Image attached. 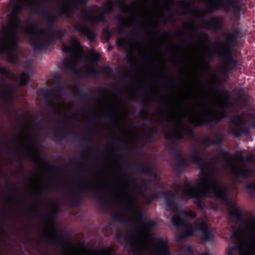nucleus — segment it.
I'll list each match as a JSON object with an SVG mask.
<instances>
[{
	"instance_id": "obj_1",
	"label": "nucleus",
	"mask_w": 255,
	"mask_h": 255,
	"mask_svg": "<svg viewBox=\"0 0 255 255\" xmlns=\"http://www.w3.org/2000/svg\"><path fill=\"white\" fill-rule=\"evenodd\" d=\"M35 0H9L8 8L11 13L6 17V26L3 28V36L0 42V52L9 53L16 48L17 38L15 31L18 26V19L15 14Z\"/></svg>"
},
{
	"instance_id": "obj_2",
	"label": "nucleus",
	"mask_w": 255,
	"mask_h": 255,
	"mask_svg": "<svg viewBox=\"0 0 255 255\" xmlns=\"http://www.w3.org/2000/svg\"><path fill=\"white\" fill-rule=\"evenodd\" d=\"M211 192H213L219 198H223L224 197V188L214 180L211 175L202 172L196 187H187L186 194L191 196L205 195Z\"/></svg>"
},
{
	"instance_id": "obj_3",
	"label": "nucleus",
	"mask_w": 255,
	"mask_h": 255,
	"mask_svg": "<svg viewBox=\"0 0 255 255\" xmlns=\"http://www.w3.org/2000/svg\"><path fill=\"white\" fill-rule=\"evenodd\" d=\"M234 237L239 242L246 240L247 243L244 245L240 243L237 247L229 248L228 255H233L236 252H242L244 250L245 253L242 255H255V224L248 225L244 230L237 231Z\"/></svg>"
},
{
	"instance_id": "obj_4",
	"label": "nucleus",
	"mask_w": 255,
	"mask_h": 255,
	"mask_svg": "<svg viewBox=\"0 0 255 255\" xmlns=\"http://www.w3.org/2000/svg\"><path fill=\"white\" fill-rule=\"evenodd\" d=\"M150 245L153 246V250L158 255H167L168 248L163 241L160 239L155 242H153L148 237H144L140 241L139 246L141 248H145Z\"/></svg>"
},
{
	"instance_id": "obj_5",
	"label": "nucleus",
	"mask_w": 255,
	"mask_h": 255,
	"mask_svg": "<svg viewBox=\"0 0 255 255\" xmlns=\"http://www.w3.org/2000/svg\"><path fill=\"white\" fill-rule=\"evenodd\" d=\"M195 216L194 212L192 211L181 212L174 215L172 223L177 226H186L188 224V219L190 217L193 218Z\"/></svg>"
},
{
	"instance_id": "obj_6",
	"label": "nucleus",
	"mask_w": 255,
	"mask_h": 255,
	"mask_svg": "<svg viewBox=\"0 0 255 255\" xmlns=\"http://www.w3.org/2000/svg\"><path fill=\"white\" fill-rule=\"evenodd\" d=\"M63 50L71 53L74 58H78L81 53V48L75 38H72L70 43L63 47Z\"/></svg>"
},
{
	"instance_id": "obj_7",
	"label": "nucleus",
	"mask_w": 255,
	"mask_h": 255,
	"mask_svg": "<svg viewBox=\"0 0 255 255\" xmlns=\"http://www.w3.org/2000/svg\"><path fill=\"white\" fill-rule=\"evenodd\" d=\"M23 144L27 153L32 159L37 162L40 158V151L38 146L34 143L29 142Z\"/></svg>"
},
{
	"instance_id": "obj_8",
	"label": "nucleus",
	"mask_w": 255,
	"mask_h": 255,
	"mask_svg": "<svg viewBox=\"0 0 255 255\" xmlns=\"http://www.w3.org/2000/svg\"><path fill=\"white\" fill-rule=\"evenodd\" d=\"M117 44L122 47L128 49L130 51H133L134 49V45L132 42L128 41L124 38H120L117 40Z\"/></svg>"
},
{
	"instance_id": "obj_9",
	"label": "nucleus",
	"mask_w": 255,
	"mask_h": 255,
	"mask_svg": "<svg viewBox=\"0 0 255 255\" xmlns=\"http://www.w3.org/2000/svg\"><path fill=\"white\" fill-rule=\"evenodd\" d=\"M227 103V99L226 96L223 94L218 95L214 102L215 106L220 107H223L225 106Z\"/></svg>"
},
{
	"instance_id": "obj_10",
	"label": "nucleus",
	"mask_w": 255,
	"mask_h": 255,
	"mask_svg": "<svg viewBox=\"0 0 255 255\" xmlns=\"http://www.w3.org/2000/svg\"><path fill=\"white\" fill-rule=\"evenodd\" d=\"M27 33L29 35H33L37 38V35L39 33V30L33 26H29L27 28Z\"/></svg>"
},
{
	"instance_id": "obj_11",
	"label": "nucleus",
	"mask_w": 255,
	"mask_h": 255,
	"mask_svg": "<svg viewBox=\"0 0 255 255\" xmlns=\"http://www.w3.org/2000/svg\"><path fill=\"white\" fill-rule=\"evenodd\" d=\"M29 76L27 73H23L20 76V80L21 84L22 85H26L28 81Z\"/></svg>"
},
{
	"instance_id": "obj_12",
	"label": "nucleus",
	"mask_w": 255,
	"mask_h": 255,
	"mask_svg": "<svg viewBox=\"0 0 255 255\" xmlns=\"http://www.w3.org/2000/svg\"><path fill=\"white\" fill-rule=\"evenodd\" d=\"M100 57V54L98 53H93L90 55V59L94 61H97Z\"/></svg>"
},
{
	"instance_id": "obj_13",
	"label": "nucleus",
	"mask_w": 255,
	"mask_h": 255,
	"mask_svg": "<svg viewBox=\"0 0 255 255\" xmlns=\"http://www.w3.org/2000/svg\"><path fill=\"white\" fill-rule=\"evenodd\" d=\"M41 42V39L39 38H38L36 39V41L34 42V43L33 44V45L35 47V48H40L42 47V45H41L40 44Z\"/></svg>"
},
{
	"instance_id": "obj_14",
	"label": "nucleus",
	"mask_w": 255,
	"mask_h": 255,
	"mask_svg": "<svg viewBox=\"0 0 255 255\" xmlns=\"http://www.w3.org/2000/svg\"><path fill=\"white\" fill-rule=\"evenodd\" d=\"M0 73L1 74L5 75L7 76L9 75V72L8 70L6 68L3 67H0Z\"/></svg>"
},
{
	"instance_id": "obj_15",
	"label": "nucleus",
	"mask_w": 255,
	"mask_h": 255,
	"mask_svg": "<svg viewBox=\"0 0 255 255\" xmlns=\"http://www.w3.org/2000/svg\"><path fill=\"white\" fill-rule=\"evenodd\" d=\"M47 230L50 234H53L54 232V227L53 223H50L48 226Z\"/></svg>"
},
{
	"instance_id": "obj_16",
	"label": "nucleus",
	"mask_w": 255,
	"mask_h": 255,
	"mask_svg": "<svg viewBox=\"0 0 255 255\" xmlns=\"http://www.w3.org/2000/svg\"><path fill=\"white\" fill-rule=\"evenodd\" d=\"M250 128H255V119H252L250 122Z\"/></svg>"
},
{
	"instance_id": "obj_17",
	"label": "nucleus",
	"mask_w": 255,
	"mask_h": 255,
	"mask_svg": "<svg viewBox=\"0 0 255 255\" xmlns=\"http://www.w3.org/2000/svg\"><path fill=\"white\" fill-rule=\"evenodd\" d=\"M192 116L193 117L192 118V120L193 121L194 120H198V119H199V116H197L196 114L193 113V115H192Z\"/></svg>"
},
{
	"instance_id": "obj_18",
	"label": "nucleus",
	"mask_w": 255,
	"mask_h": 255,
	"mask_svg": "<svg viewBox=\"0 0 255 255\" xmlns=\"http://www.w3.org/2000/svg\"><path fill=\"white\" fill-rule=\"evenodd\" d=\"M193 233V231H187V234H188V235H191V234H192Z\"/></svg>"
},
{
	"instance_id": "obj_19",
	"label": "nucleus",
	"mask_w": 255,
	"mask_h": 255,
	"mask_svg": "<svg viewBox=\"0 0 255 255\" xmlns=\"http://www.w3.org/2000/svg\"><path fill=\"white\" fill-rule=\"evenodd\" d=\"M174 137H175V138H178V135L176 134V133H174Z\"/></svg>"
},
{
	"instance_id": "obj_20",
	"label": "nucleus",
	"mask_w": 255,
	"mask_h": 255,
	"mask_svg": "<svg viewBox=\"0 0 255 255\" xmlns=\"http://www.w3.org/2000/svg\"><path fill=\"white\" fill-rule=\"evenodd\" d=\"M235 172L237 174H243V173H240V172H238V171H235Z\"/></svg>"
},
{
	"instance_id": "obj_21",
	"label": "nucleus",
	"mask_w": 255,
	"mask_h": 255,
	"mask_svg": "<svg viewBox=\"0 0 255 255\" xmlns=\"http://www.w3.org/2000/svg\"><path fill=\"white\" fill-rule=\"evenodd\" d=\"M129 200L130 201H131L132 202V197H129Z\"/></svg>"
},
{
	"instance_id": "obj_22",
	"label": "nucleus",
	"mask_w": 255,
	"mask_h": 255,
	"mask_svg": "<svg viewBox=\"0 0 255 255\" xmlns=\"http://www.w3.org/2000/svg\"><path fill=\"white\" fill-rule=\"evenodd\" d=\"M134 211L138 213V212L135 209H134Z\"/></svg>"
}]
</instances>
